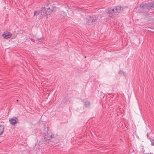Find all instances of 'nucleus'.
<instances>
[{
    "label": "nucleus",
    "mask_w": 154,
    "mask_h": 154,
    "mask_svg": "<svg viewBox=\"0 0 154 154\" xmlns=\"http://www.w3.org/2000/svg\"><path fill=\"white\" fill-rule=\"evenodd\" d=\"M123 9V8L120 6H116L112 8H110L107 9L105 12L106 13H108L110 15L111 18L114 17V15L118 14L121 10Z\"/></svg>",
    "instance_id": "obj_1"
},
{
    "label": "nucleus",
    "mask_w": 154,
    "mask_h": 154,
    "mask_svg": "<svg viewBox=\"0 0 154 154\" xmlns=\"http://www.w3.org/2000/svg\"><path fill=\"white\" fill-rule=\"evenodd\" d=\"M140 8L141 9H144L147 12H149L150 13H152L153 11L152 8H154V2H149L144 5H141Z\"/></svg>",
    "instance_id": "obj_2"
},
{
    "label": "nucleus",
    "mask_w": 154,
    "mask_h": 154,
    "mask_svg": "<svg viewBox=\"0 0 154 154\" xmlns=\"http://www.w3.org/2000/svg\"><path fill=\"white\" fill-rule=\"evenodd\" d=\"M53 11L52 10H51L50 8L47 9V10L45 7H42L41 10V11L38 12V11H35L34 12V16H37L40 13L41 15H44L45 14L47 15H49Z\"/></svg>",
    "instance_id": "obj_3"
},
{
    "label": "nucleus",
    "mask_w": 154,
    "mask_h": 154,
    "mask_svg": "<svg viewBox=\"0 0 154 154\" xmlns=\"http://www.w3.org/2000/svg\"><path fill=\"white\" fill-rule=\"evenodd\" d=\"M53 135L49 131H47L46 133L44 134L45 139L48 140L51 138H53Z\"/></svg>",
    "instance_id": "obj_4"
},
{
    "label": "nucleus",
    "mask_w": 154,
    "mask_h": 154,
    "mask_svg": "<svg viewBox=\"0 0 154 154\" xmlns=\"http://www.w3.org/2000/svg\"><path fill=\"white\" fill-rule=\"evenodd\" d=\"M12 35V34L10 32H5L4 34L2 35L4 38L7 39L10 38Z\"/></svg>",
    "instance_id": "obj_5"
},
{
    "label": "nucleus",
    "mask_w": 154,
    "mask_h": 154,
    "mask_svg": "<svg viewBox=\"0 0 154 154\" xmlns=\"http://www.w3.org/2000/svg\"><path fill=\"white\" fill-rule=\"evenodd\" d=\"M31 40L32 42L34 43L36 42H36L38 43L39 42H41L43 40L42 38H38L35 36H33V38H32Z\"/></svg>",
    "instance_id": "obj_6"
},
{
    "label": "nucleus",
    "mask_w": 154,
    "mask_h": 154,
    "mask_svg": "<svg viewBox=\"0 0 154 154\" xmlns=\"http://www.w3.org/2000/svg\"><path fill=\"white\" fill-rule=\"evenodd\" d=\"M9 121L11 123L12 125H14L17 123L16 120L14 119H12L9 120Z\"/></svg>",
    "instance_id": "obj_7"
},
{
    "label": "nucleus",
    "mask_w": 154,
    "mask_h": 154,
    "mask_svg": "<svg viewBox=\"0 0 154 154\" xmlns=\"http://www.w3.org/2000/svg\"><path fill=\"white\" fill-rule=\"evenodd\" d=\"M4 129V126L2 125H0V136L3 133Z\"/></svg>",
    "instance_id": "obj_8"
},
{
    "label": "nucleus",
    "mask_w": 154,
    "mask_h": 154,
    "mask_svg": "<svg viewBox=\"0 0 154 154\" xmlns=\"http://www.w3.org/2000/svg\"><path fill=\"white\" fill-rule=\"evenodd\" d=\"M142 16H143V17L145 18L147 17L150 16V14H147L146 13H142L141 14Z\"/></svg>",
    "instance_id": "obj_9"
},
{
    "label": "nucleus",
    "mask_w": 154,
    "mask_h": 154,
    "mask_svg": "<svg viewBox=\"0 0 154 154\" xmlns=\"http://www.w3.org/2000/svg\"><path fill=\"white\" fill-rule=\"evenodd\" d=\"M85 105L86 107H89L90 106V103L88 101H87L85 102Z\"/></svg>",
    "instance_id": "obj_10"
},
{
    "label": "nucleus",
    "mask_w": 154,
    "mask_h": 154,
    "mask_svg": "<svg viewBox=\"0 0 154 154\" xmlns=\"http://www.w3.org/2000/svg\"><path fill=\"white\" fill-rule=\"evenodd\" d=\"M119 73L120 74V75H122V74H124V72H123V71H122V70H121L119 72Z\"/></svg>",
    "instance_id": "obj_11"
},
{
    "label": "nucleus",
    "mask_w": 154,
    "mask_h": 154,
    "mask_svg": "<svg viewBox=\"0 0 154 154\" xmlns=\"http://www.w3.org/2000/svg\"><path fill=\"white\" fill-rule=\"evenodd\" d=\"M151 144H152L153 146H154V142H153V143L152 142V143H151Z\"/></svg>",
    "instance_id": "obj_12"
},
{
    "label": "nucleus",
    "mask_w": 154,
    "mask_h": 154,
    "mask_svg": "<svg viewBox=\"0 0 154 154\" xmlns=\"http://www.w3.org/2000/svg\"><path fill=\"white\" fill-rule=\"evenodd\" d=\"M88 20V22L89 20Z\"/></svg>",
    "instance_id": "obj_13"
}]
</instances>
